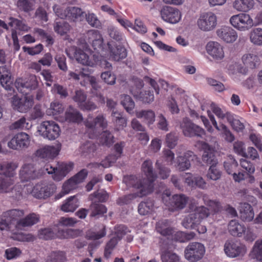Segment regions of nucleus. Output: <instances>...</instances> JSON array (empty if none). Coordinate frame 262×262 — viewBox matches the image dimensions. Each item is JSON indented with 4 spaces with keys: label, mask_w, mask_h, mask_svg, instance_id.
I'll return each instance as SVG.
<instances>
[{
    "label": "nucleus",
    "mask_w": 262,
    "mask_h": 262,
    "mask_svg": "<svg viewBox=\"0 0 262 262\" xmlns=\"http://www.w3.org/2000/svg\"><path fill=\"white\" fill-rule=\"evenodd\" d=\"M141 169L146 178L135 176H126L123 178V182L127 187H133L136 192L120 198L118 201L119 204H128L137 197L141 198L152 192V183L157 178L153 171L152 161L150 160H145L142 165Z\"/></svg>",
    "instance_id": "1"
},
{
    "label": "nucleus",
    "mask_w": 262,
    "mask_h": 262,
    "mask_svg": "<svg viewBox=\"0 0 262 262\" xmlns=\"http://www.w3.org/2000/svg\"><path fill=\"white\" fill-rule=\"evenodd\" d=\"M107 124V121L103 115L98 116L92 123H90L89 121H87L85 125L89 128V137L98 138L99 142L103 145L109 146L112 144L114 142V137L110 132L104 131L99 136L96 134L98 128H100V130L103 129L106 127Z\"/></svg>",
    "instance_id": "2"
},
{
    "label": "nucleus",
    "mask_w": 262,
    "mask_h": 262,
    "mask_svg": "<svg viewBox=\"0 0 262 262\" xmlns=\"http://www.w3.org/2000/svg\"><path fill=\"white\" fill-rule=\"evenodd\" d=\"M189 209L191 212L182 222L183 226L186 229H195L201 221L210 214L209 210L203 206H196L191 204Z\"/></svg>",
    "instance_id": "3"
},
{
    "label": "nucleus",
    "mask_w": 262,
    "mask_h": 262,
    "mask_svg": "<svg viewBox=\"0 0 262 262\" xmlns=\"http://www.w3.org/2000/svg\"><path fill=\"white\" fill-rule=\"evenodd\" d=\"M84 47L83 46V48ZM83 66L89 68L83 67V81L88 80L91 85L93 91L92 93L94 95H97L96 91L100 89V86L96 78L94 76H89V74L93 72L92 68L96 64V60L89 50L83 51Z\"/></svg>",
    "instance_id": "4"
},
{
    "label": "nucleus",
    "mask_w": 262,
    "mask_h": 262,
    "mask_svg": "<svg viewBox=\"0 0 262 262\" xmlns=\"http://www.w3.org/2000/svg\"><path fill=\"white\" fill-rule=\"evenodd\" d=\"M230 25L236 30L246 32L255 26V21L248 13H239L232 15L229 19Z\"/></svg>",
    "instance_id": "5"
},
{
    "label": "nucleus",
    "mask_w": 262,
    "mask_h": 262,
    "mask_svg": "<svg viewBox=\"0 0 262 262\" xmlns=\"http://www.w3.org/2000/svg\"><path fill=\"white\" fill-rule=\"evenodd\" d=\"M164 204L171 211L182 209L186 206L188 198L183 194H174L170 197V193L165 191L162 194Z\"/></svg>",
    "instance_id": "6"
},
{
    "label": "nucleus",
    "mask_w": 262,
    "mask_h": 262,
    "mask_svg": "<svg viewBox=\"0 0 262 262\" xmlns=\"http://www.w3.org/2000/svg\"><path fill=\"white\" fill-rule=\"evenodd\" d=\"M43 171L36 164L30 163H25L21 167L19 172V179L22 182H28L41 178Z\"/></svg>",
    "instance_id": "7"
},
{
    "label": "nucleus",
    "mask_w": 262,
    "mask_h": 262,
    "mask_svg": "<svg viewBox=\"0 0 262 262\" xmlns=\"http://www.w3.org/2000/svg\"><path fill=\"white\" fill-rule=\"evenodd\" d=\"M217 24V18L212 12L201 13L196 21L198 28L203 32H209L213 30Z\"/></svg>",
    "instance_id": "8"
},
{
    "label": "nucleus",
    "mask_w": 262,
    "mask_h": 262,
    "mask_svg": "<svg viewBox=\"0 0 262 262\" xmlns=\"http://www.w3.org/2000/svg\"><path fill=\"white\" fill-rule=\"evenodd\" d=\"M205 253V248L203 244L192 242L185 248L184 256L190 262H196L202 259Z\"/></svg>",
    "instance_id": "9"
},
{
    "label": "nucleus",
    "mask_w": 262,
    "mask_h": 262,
    "mask_svg": "<svg viewBox=\"0 0 262 262\" xmlns=\"http://www.w3.org/2000/svg\"><path fill=\"white\" fill-rule=\"evenodd\" d=\"M55 189V186L54 184L41 181L34 186L31 193L36 199L45 200L54 193Z\"/></svg>",
    "instance_id": "10"
},
{
    "label": "nucleus",
    "mask_w": 262,
    "mask_h": 262,
    "mask_svg": "<svg viewBox=\"0 0 262 262\" xmlns=\"http://www.w3.org/2000/svg\"><path fill=\"white\" fill-rule=\"evenodd\" d=\"M128 232H130L126 227L124 225H119L115 228V236L112 238L110 241L106 244L104 249V255L105 258L110 257L112 252L117 244L119 241Z\"/></svg>",
    "instance_id": "11"
},
{
    "label": "nucleus",
    "mask_w": 262,
    "mask_h": 262,
    "mask_svg": "<svg viewBox=\"0 0 262 262\" xmlns=\"http://www.w3.org/2000/svg\"><path fill=\"white\" fill-rule=\"evenodd\" d=\"M14 84L19 92L26 95L29 91L37 88L38 81L35 75L31 74L25 79L21 78L16 79Z\"/></svg>",
    "instance_id": "12"
},
{
    "label": "nucleus",
    "mask_w": 262,
    "mask_h": 262,
    "mask_svg": "<svg viewBox=\"0 0 262 262\" xmlns=\"http://www.w3.org/2000/svg\"><path fill=\"white\" fill-rule=\"evenodd\" d=\"M53 8L56 15L61 19L67 18L75 21L82 15L81 9L76 7H69L62 10L59 6L55 5Z\"/></svg>",
    "instance_id": "13"
},
{
    "label": "nucleus",
    "mask_w": 262,
    "mask_h": 262,
    "mask_svg": "<svg viewBox=\"0 0 262 262\" xmlns=\"http://www.w3.org/2000/svg\"><path fill=\"white\" fill-rule=\"evenodd\" d=\"M39 131L44 138L53 140L59 137L60 129L58 125L55 122L45 121L41 124Z\"/></svg>",
    "instance_id": "14"
},
{
    "label": "nucleus",
    "mask_w": 262,
    "mask_h": 262,
    "mask_svg": "<svg viewBox=\"0 0 262 262\" xmlns=\"http://www.w3.org/2000/svg\"><path fill=\"white\" fill-rule=\"evenodd\" d=\"M30 144V136L26 133L20 132L15 134L8 142V146L12 149L21 150L28 148Z\"/></svg>",
    "instance_id": "15"
},
{
    "label": "nucleus",
    "mask_w": 262,
    "mask_h": 262,
    "mask_svg": "<svg viewBox=\"0 0 262 262\" xmlns=\"http://www.w3.org/2000/svg\"><path fill=\"white\" fill-rule=\"evenodd\" d=\"M183 134L187 137H202L205 132L201 127L192 123L188 118H184L180 124Z\"/></svg>",
    "instance_id": "16"
},
{
    "label": "nucleus",
    "mask_w": 262,
    "mask_h": 262,
    "mask_svg": "<svg viewBox=\"0 0 262 262\" xmlns=\"http://www.w3.org/2000/svg\"><path fill=\"white\" fill-rule=\"evenodd\" d=\"M33 104V98L31 96H24L19 98L15 95L12 100V106L13 109L21 113H26L28 111Z\"/></svg>",
    "instance_id": "17"
},
{
    "label": "nucleus",
    "mask_w": 262,
    "mask_h": 262,
    "mask_svg": "<svg viewBox=\"0 0 262 262\" xmlns=\"http://www.w3.org/2000/svg\"><path fill=\"white\" fill-rule=\"evenodd\" d=\"M224 250L226 255L231 258L242 256L246 251L244 246L232 241H228L225 243Z\"/></svg>",
    "instance_id": "18"
},
{
    "label": "nucleus",
    "mask_w": 262,
    "mask_h": 262,
    "mask_svg": "<svg viewBox=\"0 0 262 262\" xmlns=\"http://www.w3.org/2000/svg\"><path fill=\"white\" fill-rule=\"evenodd\" d=\"M160 14L164 21L172 24L179 23L182 18L180 11L170 6L163 7L160 11Z\"/></svg>",
    "instance_id": "19"
},
{
    "label": "nucleus",
    "mask_w": 262,
    "mask_h": 262,
    "mask_svg": "<svg viewBox=\"0 0 262 262\" xmlns=\"http://www.w3.org/2000/svg\"><path fill=\"white\" fill-rule=\"evenodd\" d=\"M185 183L192 189L199 188L201 189L207 188V183L202 177L198 174L189 172L185 173L183 175Z\"/></svg>",
    "instance_id": "20"
},
{
    "label": "nucleus",
    "mask_w": 262,
    "mask_h": 262,
    "mask_svg": "<svg viewBox=\"0 0 262 262\" xmlns=\"http://www.w3.org/2000/svg\"><path fill=\"white\" fill-rule=\"evenodd\" d=\"M216 34L221 40L228 43L235 42L238 38L237 31L228 26H223L218 29Z\"/></svg>",
    "instance_id": "21"
},
{
    "label": "nucleus",
    "mask_w": 262,
    "mask_h": 262,
    "mask_svg": "<svg viewBox=\"0 0 262 262\" xmlns=\"http://www.w3.org/2000/svg\"><path fill=\"white\" fill-rule=\"evenodd\" d=\"M207 115L212 124L217 130L221 132L222 136L225 140L228 142H233L235 139L234 136L227 126L223 123H220L218 125L214 115L208 110H207Z\"/></svg>",
    "instance_id": "22"
},
{
    "label": "nucleus",
    "mask_w": 262,
    "mask_h": 262,
    "mask_svg": "<svg viewBox=\"0 0 262 262\" xmlns=\"http://www.w3.org/2000/svg\"><path fill=\"white\" fill-rule=\"evenodd\" d=\"M24 212L23 210L12 209L4 212L3 214V218L0 221V223H6L7 224V229L3 230H10L12 224H15V221H18V219L23 216Z\"/></svg>",
    "instance_id": "23"
},
{
    "label": "nucleus",
    "mask_w": 262,
    "mask_h": 262,
    "mask_svg": "<svg viewBox=\"0 0 262 262\" xmlns=\"http://www.w3.org/2000/svg\"><path fill=\"white\" fill-rule=\"evenodd\" d=\"M136 82L137 84V89L136 90L132 89L130 90L132 94L135 97L139 98L145 103H150L153 101L154 100L153 92L150 91L140 92V89L143 86V81L140 79H137Z\"/></svg>",
    "instance_id": "24"
},
{
    "label": "nucleus",
    "mask_w": 262,
    "mask_h": 262,
    "mask_svg": "<svg viewBox=\"0 0 262 262\" xmlns=\"http://www.w3.org/2000/svg\"><path fill=\"white\" fill-rule=\"evenodd\" d=\"M207 53L215 60H221L225 56L224 48L216 41H210L206 45Z\"/></svg>",
    "instance_id": "25"
},
{
    "label": "nucleus",
    "mask_w": 262,
    "mask_h": 262,
    "mask_svg": "<svg viewBox=\"0 0 262 262\" xmlns=\"http://www.w3.org/2000/svg\"><path fill=\"white\" fill-rule=\"evenodd\" d=\"M195 158L193 152L187 151L183 155H178L176 165L181 171L187 170L190 167V161L193 160Z\"/></svg>",
    "instance_id": "26"
},
{
    "label": "nucleus",
    "mask_w": 262,
    "mask_h": 262,
    "mask_svg": "<svg viewBox=\"0 0 262 262\" xmlns=\"http://www.w3.org/2000/svg\"><path fill=\"white\" fill-rule=\"evenodd\" d=\"M197 146L204 150L202 159L204 162L210 165L217 164V160L214 157V149L211 146L203 141L198 142Z\"/></svg>",
    "instance_id": "27"
},
{
    "label": "nucleus",
    "mask_w": 262,
    "mask_h": 262,
    "mask_svg": "<svg viewBox=\"0 0 262 262\" xmlns=\"http://www.w3.org/2000/svg\"><path fill=\"white\" fill-rule=\"evenodd\" d=\"M85 40L91 44L95 50L100 49L103 41L100 32L96 30H90L88 31L85 36Z\"/></svg>",
    "instance_id": "28"
},
{
    "label": "nucleus",
    "mask_w": 262,
    "mask_h": 262,
    "mask_svg": "<svg viewBox=\"0 0 262 262\" xmlns=\"http://www.w3.org/2000/svg\"><path fill=\"white\" fill-rule=\"evenodd\" d=\"M82 182V170L66 181L63 185L62 193L63 195L69 193L78 187V185Z\"/></svg>",
    "instance_id": "29"
},
{
    "label": "nucleus",
    "mask_w": 262,
    "mask_h": 262,
    "mask_svg": "<svg viewBox=\"0 0 262 262\" xmlns=\"http://www.w3.org/2000/svg\"><path fill=\"white\" fill-rule=\"evenodd\" d=\"M211 110V111L216 115V116L220 120H224V119H226L228 121V117L231 116L232 113L226 111L225 110L221 108L217 105L214 103H206L204 104L201 105V109L202 111H209L210 110L208 109V107ZM211 114L212 113L210 112Z\"/></svg>",
    "instance_id": "30"
},
{
    "label": "nucleus",
    "mask_w": 262,
    "mask_h": 262,
    "mask_svg": "<svg viewBox=\"0 0 262 262\" xmlns=\"http://www.w3.org/2000/svg\"><path fill=\"white\" fill-rule=\"evenodd\" d=\"M157 231L168 239L171 237L172 233H174V229L171 226V223L167 220L159 221L156 224Z\"/></svg>",
    "instance_id": "31"
},
{
    "label": "nucleus",
    "mask_w": 262,
    "mask_h": 262,
    "mask_svg": "<svg viewBox=\"0 0 262 262\" xmlns=\"http://www.w3.org/2000/svg\"><path fill=\"white\" fill-rule=\"evenodd\" d=\"M255 5L254 0H234L232 7L237 12L247 13L254 9Z\"/></svg>",
    "instance_id": "32"
},
{
    "label": "nucleus",
    "mask_w": 262,
    "mask_h": 262,
    "mask_svg": "<svg viewBox=\"0 0 262 262\" xmlns=\"http://www.w3.org/2000/svg\"><path fill=\"white\" fill-rule=\"evenodd\" d=\"M58 154L59 150L53 146H46L36 151V156L46 160L53 159Z\"/></svg>",
    "instance_id": "33"
},
{
    "label": "nucleus",
    "mask_w": 262,
    "mask_h": 262,
    "mask_svg": "<svg viewBox=\"0 0 262 262\" xmlns=\"http://www.w3.org/2000/svg\"><path fill=\"white\" fill-rule=\"evenodd\" d=\"M241 219L244 222L252 221L254 216L252 207L247 203H241L239 207Z\"/></svg>",
    "instance_id": "34"
},
{
    "label": "nucleus",
    "mask_w": 262,
    "mask_h": 262,
    "mask_svg": "<svg viewBox=\"0 0 262 262\" xmlns=\"http://www.w3.org/2000/svg\"><path fill=\"white\" fill-rule=\"evenodd\" d=\"M39 221L38 215L32 213L27 215L25 218L17 221L15 224V227L17 229H21L23 227L31 226Z\"/></svg>",
    "instance_id": "35"
},
{
    "label": "nucleus",
    "mask_w": 262,
    "mask_h": 262,
    "mask_svg": "<svg viewBox=\"0 0 262 262\" xmlns=\"http://www.w3.org/2000/svg\"><path fill=\"white\" fill-rule=\"evenodd\" d=\"M74 164L73 162H62L58 164V170L54 177V180L56 181H61L66 175L73 169Z\"/></svg>",
    "instance_id": "36"
},
{
    "label": "nucleus",
    "mask_w": 262,
    "mask_h": 262,
    "mask_svg": "<svg viewBox=\"0 0 262 262\" xmlns=\"http://www.w3.org/2000/svg\"><path fill=\"white\" fill-rule=\"evenodd\" d=\"M231 126L233 129L236 132H242L245 128V120L232 113L231 116L228 117L227 121Z\"/></svg>",
    "instance_id": "37"
},
{
    "label": "nucleus",
    "mask_w": 262,
    "mask_h": 262,
    "mask_svg": "<svg viewBox=\"0 0 262 262\" xmlns=\"http://www.w3.org/2000/svg\"><path fill=\"white\" fill-rule=\"evenodd\" d=\"M136 116L138 118L142 119L143 122L148 125L152 124L155 121V112L150 110L136 111Z\"/></svg>",
    "instance_id": "38"
},
{
    "label": "nucleus",
    "mask_w": 262,
    "mask_h": 262,
    "mask_svg": "<svg viewBox=\"0 0 262 262\" xmlns=\"http://www.w3.org/2000/svg\"><path fill=\"white\" fill-rule=\"evenodd\" d=\"M195 236V234L193 232H184L182 231H177L174 229V233H172L171 237H170L169 240L184 243L193 239Z\"/></svg>",
    "instance_id": "39"
},
{
    "label": "nucleus",
    "mask_w": 262,
    "mask_h": 262,
    "mask_svg": "<svg viewBox=\"0 0 262 262\" xmlns=\"http://www.w3.org/2000/svg\"><path fill=\"white\" fill-rule=\"evenodd\" d=\"M242 60L244 65L250 69L256 68L260 63L258 56L253 53L245 54L242 56Z\"/></svg>",
    "instance_id": "40"
},
{
    "label": "nucleus",
    "mask_w": 262,
    "mask_h": 262,
    "mask_svg": "<svg viewBox=\"0 0 262 262\" xmlns=\"http://www.w3.org/2000/svg\"><path fill=\"white\" fill-rule=\"evenodd\" d=\"M228 231L232 235L241 237L245 232V227L237 220H231L228 224Z\"/></svg>",
    "instance_id": "41"
},
{
    "label": "nucleus",
    "mask_w": 262,
    "mask_h": 262,
    "mask_svg": "<svg viewBox=\"0 0 262 262\" xmlns=\"http://www.w3.org/2000/svg\"><path fill=\"white\" fill-rule=\"evenodd\" d=\"M0 81L2 86L6 90H11L12 82L10 73L6 66L0 67Z\"/></svg>",
    "instance_id": "42"
},
{
    "label": "nucleus",
    "mask_w": 262,
    "mask_h": 262,
    "mask_svg": "<svg viewBox=\"0 0 262 262\" xmlns=\"http://www.w3.org/2000/svg\"><path fill=\"white\" fill-rule=\"evenodd\" d=\"M58 228L54 226L53 229L45 228L41 229L38 232V237L40 239L50 240L56 238H58Z\"/></svg>",
    "instance_id": "43"
},
{
    "label": "nucleus",
    "mask_w": 262,
    "mask_h": 262,
    "mask_svg": "<svg viewBox=\"0 0 262 262\" xmlns=\"http://www.w3.org/2000/svg\"><path fill=\"white\" fill-rule=\"evenodd\" d=\"M81 233V231L78 229L58 228V236L59 239L74 238L80 236Z\"/></svg>",
    "instance_id": "44"
},
{
    "label": "nucleus",
    "mask_w": 262,
    "mask_h": 262,
    "mask_svg": "<svg viewBox=\"0 0 262 262\" xmlns=\"http://www.w3.org/2000/svg\"><path fill=\"white\" fill-rule=\"evenodd\" d=\"M111 117L112 121L114 122L115 125V128L117 130L122 129L126 126V119L122 116L121 113L113 110Z\"/></svg>",
    "instance_id": "45"
},
{
    "label": "nucleus",
    "mask_w": 262,
    "mask_h": 262,
    "mask_svg": "<svg viewBox=\"0 0 262 262\" xmlns=\"http://www.w3.org/2000/svg\"><path fill=\"white\" fill-rule=\"evenodd\" d=\"M17 165L13 162H4L0 164V174L6 177H13Z\"/></svg>",
    "instance_id": "46"
},
{
    "label": "nucleus",
    "mask_w": 262,
    "mask_h": 262,
    "mask_svg": "<svg viewBox=\"0 0 262 262\" xmlns=\"http://www.w3.org/2000/svg\"><path fill=\"white\" fill-rule=\"evenodd\" d=\"M65 118L70 122H79L82 120V116L76 109L70 106L65 113Z\"/></svg>",
    "instance_id": "47"
},
{
    "label": "nucleus",
    "mask_w": 262,
    "mask_h": 262,
    "mask_svg": "<svg viewBox=\"0 0 262 262\" xmlns=\"http://www.w3.org/2000/svg\"><path fill=\"white\" fill-rule=\"evenodd\" d=\"M154 210V203L150 199L141 202L138 206V212L141 215H147L152 212Z\"/></svg>",
    "instance_id": "48"
},
{
    "label": "nucleus",
    "mask_w": 262,
    "mask_h": 262,
    "mask_svg": "<svg viewBox=\"0 0 262 262\" xmlns=\"http://www.w3.org/2000/svg\"><path fill=\"white\" fill-rule=\"evenodd\" d=\"M79 206V202L75 196H71L61 206V209L64 212H74Z\"/></svg>",
    "instance_id": "49"
},
{
    "label": "nucleus",
    "mask_w": 262,
    "mask_h": 262,
    "mask_svg": "<svg viewBox=\"0 0 262 262\" xmlns=\"http://www.w3.org/2000/svg\"><path fill=\"white\" fill-rule=\"evenodd\" d=\"M249 39L251 42L254 45L262 46V28H255L253 29L249 33Z\"/></svg>",
    "instance_id": "50"
},
{
    "label": "nucleus",
    "mask_w": 262,
    "mask_h": 262,
    "mask_svg": "<svg viewBox=\"0 0 262 262\" xmlns=\"http://www.w3.org/2000/svg\"><path fill=\"white\" fill-rule=\"evenodd\" d=\"M117 160V157L113 155H110L103 160L101 163H94L90 165V166L94 168H108L111 167Z\"/></svg>",
    "instance_id": "51"
},
{
    "label": "nucleus",
    "mask_w": 262,
    "mask_h": 262,
    "mask_svg": "<svg viewBox=\"0 0 262 262\" xmlns=\"http://www.w3.org/2000/svg\"><path fill=\"white\" fill-rule=\"evenodd\" d=\"M144 80L151 86V87L155 90L157 94H159L160 87L164 90H167L168 87V83L162 79H160L158 82H157L152 78L146 77H145Z\"/></svg>",
    "instance_id": "52"
},
{
    "label": "nucleus",
    "mask_w": 262,
    "mask_h": 262,
    "mask_svg": "<svg viewBox=\"0 0 262 262\" xmlns=\"http://www.w3.org/2000/svg\"><path fill=\"white\" fill-rule=\"evenodd\" d=\"M66 253L61 251H52L47 256L46 262H66Z\"/></svg>",
    "instance_id": "53"
},
{
    "label": "nucleus",
    "mask_w": 262,
    "mask_h": 262,
    "mask_svg": "<svg viewBox=\"0 0 262 262\" xmlns=\"http://www.w3.org/2000/svg\"><path fill=\"white\" fill-rule=\"evenodd\" d=\"M110 50V57L115 61L125 58L127 56L126 50L123 47L117 46Z\"/></svg>",
    "instance_id": "54"
},
{
    "label": "nucleus",
    "mask_w": 262,
    "mask_h": 262,
    "mask_svg": "<svg viewBox=\"0 0 262 262\" xmlns=\"http://www.w3.org/2000/svg\"><path fill=\"white\" fill-rule=\"evenodd\" d=\"M14 180L11 178L0 177V193H7L13 189Z\"/></svg>",
    "instance_id": "55"
},
{
    "label": "nucleus",
    "mask_w": 262,
    "mask_h": 262,
    "mask_svg": "<svg viewBox=\"0 0 262 262\" xmlns=\"http://www.w3.org/2000/svg\"><path fill=\"white\" fill-rule=\"evenodd\" d=\"M70 28L69 24L63 20H56L54 26L55 32L61 35L66 34L70 30Z\"/></svg>",
    "instance_id": "56"
},
{
    "label": "nucleus",
    "mask_w": 262,
    "mask_h": 262,
    "mask_svg": "<svg viewBox=\"0 0 262 262\" xmlns=\"http://www.w3.org/2000/svg\"><path fill=\"white\" fill-rule=\"evenodd\" d=\"M251 256L258 260L262 259V238L255 242L251 252Z\"/></svg>",
    "instance_id": "57"
},
{
    "label": "nucleus",
    "mask_w": 262,
    "mask_h": 262,
    "mask_svg": "<svg viewBox=\"0 0 262 262\" xmlns=\"http://www.w3.org/2000/svg\"><path fill=\"white\" fill-rule=\"evenodd\" d=\"M68 56L71 59H75L77 62L82 63V50L76 47H72L67 51Z\"/></svg>",
    "instance_id": "58"
},
{
    "label": "nucleus",
    "mask_w": 262,
    "mask_h": 262,
    "mask_svg": "<svg viewBox=\"0 0 262 262\" xmlns=\"http://www.w3.org/2000/svg\"><path fill=\"white\" fill-rule=\"evenodd\" d=\"M36 0H18V8L24 12H28L33 9Z\"/></svg>",
    "instance_id": "59"
},
{
    "label": "nucleus",
    "mask_w": 262,
    "mask_h": 262,
    "mask_svg": "<svg viewBox=\"0 0 262 262\" xmlns=\"http://www.w3.org/2000/svg\"><path fill=\"white\" fill-rule=\"evenodd\" d=\"M221 171L218 168L217 164L210 165L207 173V178L213 181L219 180L221 177Z\"/></svg>",
    "instance_id": "60"
},
{
    "label": "nucleus",
    "mask_w": 262,
    "mask_h": 262,
    "mask_svg": "<svg viewBox=\"0 0 262 262\" xmlns=\"http://www.w3.org/2000/svg\"><path fill=\"white\" fill-rule=\"evenodd\" d=\"M8 25L14 29L23 31H28L29 30L28 26L26 25L23 21L18 20L13 17L10 18V21Z\"/></svg>",
    "instance_id": "61"
},
{
    "label": "nucleus",
    "mask_w": 262,
    "mask_h": 262,
    "mask_svg": "<svg viewBox=\"0 0 262 262\" xmlns=\"http://www.w3.org/2000/svg\"><path fill=\"white\" fill-rule=\"evenodd\" d=\"M156 166L158 170L159 177L162 179H167L170 173V169L164 165H162L159 160H158L156 163Z\"/></svg>",
    "instance_id": "62"
},
{
    "label": "nucleus",
    "mask_w": 262,
    "mask_h": 262,
    "mask_svg": "<svg viewBox=\"0 0 262 262\" xmlns=\"http://www.w3.org/2000/svg\"><path fill=\"white\" fill-rule=\"evenodd\" d=\"M161 257L162 262H180L179 256L169 251L162 252Z\"/></svg>",
    "instance_id": "63"
},
{
    "label": "nucleus",
    "mask_w": 262,
    "mask_h": 262,
    "mask_svg": "<svg viewBox=\"0 0 262 262\" xmlns=\"http://www.w3.org/2000/svg\"><path fill=\"white\" fill-rule=\"evenodd\" d=\"M178 136L173 132H171L166 135L165 142L167 146L170 149L174 148L177 144Z\"/></svg>",
    "instance_id": "64"
}]
</instances>
